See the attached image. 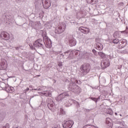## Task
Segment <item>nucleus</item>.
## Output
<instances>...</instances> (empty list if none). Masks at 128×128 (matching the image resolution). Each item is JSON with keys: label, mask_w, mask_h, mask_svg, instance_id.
Here are the masks:
<instances>
[{"label": "nucleus", "mask_w": 128, "mask_h": 128, "mask_svg": "<svg viewBox=\"0 0 128 128\" xmlns=\"http://www.w3.org/2000/svg\"><path fill=\"white\" fill-rule=\"evenodd\" d=\"M42 4L44 8L48 10L52 6L50 0H42Z\"/></svg>", "instance_id": "f257e3e1"}, {"label": "nucleus", "mask_w": 128, "mask_h": 128, "mask_svg": "<svg viewBox=\"0 0 128 128\" xmlns=\"http://www.w3.org/2000/svg\"><path fill=\"white\" fill-rule=\"evenodd\" d=\"M74 124V122L72 120H68V121L65 120L64 121V123L63 124L64 128H70Z\"/></svg>", "instance_id": "f03ea898"}, {"label": "nucleus", "mask_w": 128, "mask_h": 128, "mask_svg": "<svg viewBox=\"0 0 128 128\" xmlns=\"http://www.w3.org/2000/svg\"><path fill=\"white\" fill-rule=\"evenodd\" d=\"M0 36L2 38H4L6 40H10V34L6 32H2L0 34Z\"/></svg>", "instance_id": "7ed1b4c3"}, {"label": "nucleus", "mask_w": 128, "mask_h": 128, "mask_svg": "<svg viewBox=\"0 0 128 128\" xmlns=\"http://www.w3.org/2000/svg\"><path fill=\"white\" fill-rule=\"evenodd\" d=\"M110 62L109 60H104L102 62L101 64V66L103 68H108V66H110Z\"/></svg>", "instance_id": "20e7f679"}, {"label": "nucleus", "mask_w": 128, "mask_h": 128, "mask_svg": "<svg viewBox=\"0 0 128 128\" xmlns=\"http://www.w3.org/2000/svg\"><path fill=\"white\" fill-rule=\"evenodd\" d=\"M79 30L85 34H88L90 33V29L86 27L80 26L79 28Z\"/></svg>", "instance_id": "39448f33"}, {"label": "nucleus", "mask_w": 128, "mask_h": 128, "mask_svg": "<svg viewBox=\"0 0 128 128\" xmlns=\"http://www.w3.org/2000/svg\"><path fill=\"white\" fill-rule=\"evenodd\" d=\"M42 40L41 39H38L34 42V46L36 48H40V46H42Z\"/></svg>", "instance_id": "423d86ee"}, {"label": "nucleus", "mask_w": 128, "mask_h": 128, "mask_svg": "<svg viewBox=\"0 0 128 128\" xmlns=\"http://www.w3.org/2000/svg\"><path fill=\"white\" fill-rule=\"evenodd\" d=\"M82 70H84L83 72H84V74H88L90 72V66L88 65H84L82 67Z\"/></svg>", "instance_id": "0eeeda50"}, {"label": "nucleus", "mask_w": 128, "mask_h": 128, "mask_svg": "<svg viewBox=\"0 0 128 128\" xmlns=\"http://www.w3.org/2000/svg\"><path fill=\"white\" fill-rule=\"evenodd\" d=\"M96 48L98 50H102V48L104 47L102 46V44L100 42H98L96 44Z\"/></svg>", "instance_id": "6e6552de"}, {"label": "nucleus", "mask_w": 128, "mask_h": 128, "mask_svg": "<svg viewBox=\"0 0 128 128\" xmlns=\"http://www.w3.org/2000/svg\"><path fill=\"white\" fill-rule=\"evenodd\" d=\"M66 96H68V94L66 93H63L62 94H60L58 97V98H60V100H62V98H64Z\"/></svg>", "instance_id": "1a4fd4ad"}, {"label": "nucleus", "mask_w": 128, "mask_h": 128, "mask_svg": "<svg viewBox=\"0 0 128 128\" xmlns=\"http://www.w3.org/2000/svg\"><path fill=\"white\" fill-rule=\"evenodd\" d=\"M8 68V64L4 62L0 64V70H6Z\"/></svg>", "instance_id": "9d476101"}, {"label": "nucleus", "mask_w": 128, "mask_h": 128, "mask_svg": "<svg viewBox=\"0 0 128 128\" xmlns=\"http://www.w3.org/2000/svg\"><path fill=\"white\" fill-rule=\"evenodd\" d=\"M65 28H66V27L62 28V26H59L58 28V34H62V32H64Z\"/></svg>", "instance_id": "9b49d317"}, {"label": "nucleus", "mask_w": 128, "mask_h": 128, "mask_svg": "<svg viewBox=\"0 0 128 128\" xmlns=\"http://www.w3.org/2000/svg\"><path fill=\"white\" fill-rule=\"evenodd\" d=\"M6 90L8 92H14V88L12 86H8V88H6Z\"/></svg>", "instance_id": "f8f14e48"}, {"label": "nucleus", "mask_w": 128, "mask_h": 128, "mask_svg": "<svg viewBox=\"0 0 128 128\" xmlns=\"http://www.w3.org/2000/svg\"><path fill=\"white\" fill-rule=\"evenodd\" d=\"M70 46H74L76 44V40L72 39L69 41Z\"/></svg>", "instance_id": "ddd939ff"}, {"label": "nucleus", "mask_w": 128, "mask_h": 128, "mask_svg": "<svg viewBox=\"0 0 128 128\" xmlns=\"http://www.w3.org/2000/svg\"><path fill=\"white\" fill-rule=\"evenodd\" d=\"M54 102H50V103H48V108H50V110H52V108H54Z\"/></svg>", "instance_id": "4468645a"}, {"label": "nucleus", "mask_w": 128, "mask_h": 128, "mask_svg": "<svg viewBox=\"0 0 128 128\" xmlns=\"http://www.w3.org/2000/svg\"><path fill=\"white\" fill-rule=\"evenodd\" d=\"M98 54L102 58H104L106 57V54L102 52H98Z\"/></svg>", "instance_id": "2eb2a0df"}, {"label": "nucleus", "mask_w": 128, "mask_h": 128, "mask_svg": "<svg viewBox=\"0 0 128 128\" xmlns=\"http://www.w3.org/2000/svg\"><path fill=\"white\" fill-rule=\"evenodd\" d=\"M45 44H46L48 46V48H50L52 46V42H50V43L48 42V40H46L44 42Z\"/></svg>", "instance_id": "dca6fc26"}, {"label": "nucleus", "mask_w": 128, "mask_h": 128, "mask_svg": "<svg viewBox=\"0 0 128 128\" xmlns=\"http://www.w3.org/2000/svg\"><path fill=\"white\" fill-rule=\"evenodd\" d=\"M44 94L46 96H50V98H52V92H48V94L46 93H44Z\"/></svg>", "instance_id": "f3484780"}, {"label": "nucleus", "mask_w": 128, "mask_h": 128, "mask_svg": "<svg viewBox=\"0 0 128 128\" xmlns=\"http://www.w3.org/2000/svg\"><path fill=\"white\" fill-rule=\"evenodd\" d=\"M114 44H118L120 42V40L118 39H114L113 40Z\"/></svg>", "instance_id": "a211bd4d"}, {"label": "nucleus", "mask_w": 128, "mask_h": 128, "mask_svg": "<svg viewBox=\"0 0 128 128\" xmlns=\"http://www.w3.org/2000/svg\"><path fill=\"white\" fill-rule=\"evenodd\" d=\"M91 100H94V102H98V98H92V97L90 98Z\"/></svg>", "instance_id": "6ab92c4d"}, {"label": "nucleus", "mask_w": 128, "mask_h": 128, "mask_svg": "<svg viewBox=\"0 0 128 128\" xmlns=\"http://www.w3.org/2000/svg\"><path fill=\"white\" fill-rule=\"evenodd\" d=\"M92 52L94 54V56H97L98 54L96 52V50L94 49L92 50Z\"/></svg>", "instance_id": "aec40b11"}, {"label": "nucleus", "mask_w": 128, "mask_h": 128, "mask_svg": "<svg viewBox=\"0 0 128 128\" xmlns=\"http://www.w3.org/2000/svg\"><path fill=\"white\" fill-rule=\"evenodd\" d=\"M3 128H10V124H6V126L3 127Z\"/></svg>", "instance_id": "412c9836"}, {"label": "nucleus", "mask_w": 128, "mask_h": 128, "mask_svg": "<svg viewBox=\"0 0 128 128\" xmlns=\"http://www.w3.org/2000/svg\"><path fill=\"white\" fill-rule=\"evenodd\" d=\"M58 66H62V62H58Z\"/></svg>", "instance_id": "4be33fe9"}, {"label": "nucleus", "mask_w": 128, "mask_h": 128, "mask_svg": "<svg viewBox=\"0 0 128 128\" xmlns=\"http://www.w3.org/2000/svg\"><path fill=\"white\" fill-rule=\"evenodd\" d=\"M106 124H108V118H106Z\"/></svg>", "instance_id": "5701e85b"}, {"label": "nucleus", "mask_w": 128, "mask_h": 128, "mask_svg": "<svg viewBox=\"0 0 128 128\" xmlns=\"http://www.w3.org/2000/svg\"><path fill=\"white\" fill-rule=\"evenodd\" d=\"M124 46L122 45V46H119V48H124Z\"/></svg>", "instance_id": "b1692460"}, {"label": "nucleus", "mask_w": 128, "mask_h": 128, "mask_svg": "<svg viewBox=\"0 0 128 128\" xmlns=\"http://www.w3.org/2000/svg\"><path fill=\"white\" fill-rule=\"evenodd\" d=\"M124 42H126V40H124L122 42V44H124Z\"/></svg>", "instance_id": "393cba45"}, {"label": "nucleus", "mask_w": 128, "mask_h": 128, "mask_svg": "<svg viewBox=\"0 0 128 128\" xmlns=\"http://www.w3.org/2000/svg\"><path fill=\"white\" fill-rule=\"evenodd\" d=\"M26 90L27 91L30 90V88H26Z\"/></svg>", "instance_id": "a878e982"}, {"label": "nucleus", "mask_w": 128, "mask_h": 128, "mask_svg": "<svg viewBox=\"0 0 128 128\" xmlns=\"http://www.w3.org/2000/svg\"><path fill=\"white\" fill-rule=\"evenodd\" d=\"M118 34V32H115L114 34Z\"/></svg>", "instance_id": "bb28decb"}, {"label": "nucleus", "mask_w": 128, "mask_h": 128, "mask_svg": "<svg viewBox=\"0 0 128 128\" xmlns=\"http://www.w3.org/2000/svg\"><path fill=\"white\" fill-rule=\"evenodd\" d=\"M116 116H118V113H115Z\"/></svg>", "instance_id": "cd10ccee"}, {"label": "nucleus", "mask_w": 128, "mask_h": 128, "mask_svg": "<svg viewBox=\"0 0 128 128\" xmlns=\"http://www.w3.org/2000/svg\"><path fill=\"white\" fill-rule=\"evenodd\" d=\"M124 32V31L122 32Z\"/></svg>", "instance_id": "c85d7f7f"}, {"label": "nucleus", "mask_w": 128, "mask_h": 128, "mask_svg": "<svg viewBox=\"0 0 128 128\" xmlns=\"http://www.w3.org/2000/svg\"><path fill=\"white\" fill-rule=\"evenodd\" d=\"M38 76H40V75H38Z\"/></svg>", "instance_id": "c756f323"}, {"label": "nucleus", "mask_w": 128, "mask_h": 128, "mask_svg": "<svg viewBox=\"0 0 128 128\" xmlns=\"http://www.w3.org/2000/svg\"><path fill=\"white\" fill-rule=\"evenodd\" d=\"M66 53H68V52H65V54H66Z\"/></svg>", "instance_id": "7c9ffc66"}]
</instances>
